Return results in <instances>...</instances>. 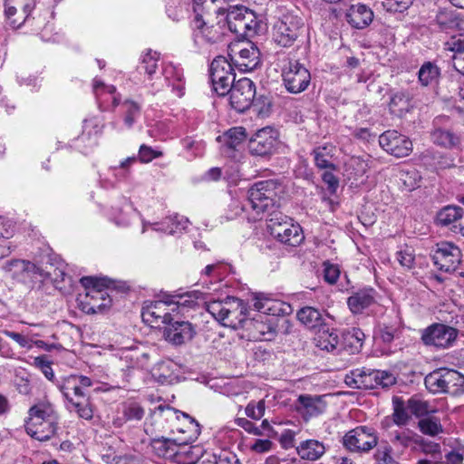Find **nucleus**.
Listing matches in <instances>:
<instances>
[{
  "instance_id": "obj_56",
  "label": "nucleus",
  "mask_w": 464,
  "mask_h": 464,
  "mask_svg": "<svg viewBox=\"0 0 464 464\" xmlns=\"http://www.w3.org/2000/svg\"><path fill=\"white\" fill-rule=\"evenodd\" d=\"M345 340L349 342V343L353 348V352L359 351L363 343V340L365 338V334L359 328H352L348 330L345 334Z\"/></svg>"
},
{
  "instance_id": "obj_47",
  "label": "nucleus",
  "mask_w": 464,
  "mask_h": 464,
  "mask_svg": "<svg viewBox=\"0 0 464 464\" xmlns=\"http://www.w3.org/2000/svg\"><path fill=\"white\" fill-rule=\"evenodd\" d=\"M440 74L439 67L430 62H427L420 68L418 77L421 85L429 86L437 82Z\"/></svg>"
},
{
  "instance_id": "obj_25",
  "label": "nucleus",
  "mask_w": 464,
  "mask_h": 464,
  "mask_svg": "<svg viewBox=\"0 0 464 464\" xmlns=\"http://www.w3.org/2000/svg\"><path fill=\"white\" fill-rule=\"evenodd\" d=\"M93 92L102 111L113 110L120 104V96L113 85H106L103 82L94 79Z\"/></svg>"
},
{
  "instance_id": "obj_1",
  "label": "nucleus",
  "mask_w": 464,
  "mask_h": 464,
  "mask_svg": "<svg viewBox=\"0 0 464 464\" xmlns=\"http://www.w3.org/2000/svg\"><path fill=\"white\" fill-rule=\"evenodd\" d=\"M59 416L53 405L42 401L28 411L24 427L28 435L40 441L53 438L58 430Z\"/></svg>"
},
{
  "instance_id": "obj_39",
  "label": "nucleus",
  "mask_w": 464,
  "mask_h": 464,
  "mask_svg": "<svg viewBox=\"0 0 464 464\" xmlns=\"http://www.w3.org/2000/svg\"><path fill=\"white\" fill-rule=\"evenodd\" d=\"M416 441H420V436L411 430L395 431L391 439L397 454H402L411 444H416Z\"/></svg>"
},
{
  "instance_id": "obj_2",
  "label": "nucleus",
  "mask_w": 464,
  "mask_h": 464,
  "mask_svg": "<svg viewBox=\"0 0 464 464\" xmlns=\"http://www.w3.org/2000/svg\"><path fill=\"white\" fill-rule=\"evenodd\" d=\"M285 193V186L274 179L256 182L247 192L248 204L257 216L277 210Z\"/></svg>"
},
{
  "instance_id": "obj_17",
  "label": "nucleus",
  "mask_w": 464,
  "mask_h": 464,
  "mask_svg": "<svg viewBox=\"0 0 464 464\" xmlns=\"http://www.w3.org/2000/svg\"><path fill=\"white\" fill-rule=\"evenodd\" d=\"M379 144L387 153L397 158L407 157L412 151L411 140L395 130L382 133L379 137Z\"/></svg>"
},
{
  "instance_id": "obj_36",
  "label": "nucleus",
  "mask_w": 464,
  "mask_h": 464,
  "mask_svg": "<svg viewBox=\"0 0 464 464\" xmlns=\"http://www.w3.org/2000/svg\"><path fill=\"white\" fill-rule=\"evenodd\" d=\"M162 74L169 86L172 87V91L178 97L184 94L185 83L182 69L172 63H167L163 66Z\"/></svg>"
},
{
  "instance_id": "obj_33",
  "label": "nucleus",
  "mask_w": 464,
  "mask_h": 464,
  "mask_svg": "<svg viewBox=\"0 0 464 464\" xmlns=\"http://www.w3.org/2000/svg\"><path fill=\"white\" fill-rule=\"evenodd\" d=\"M347 22L356 29L367 27L373 19V12L362 4L353 5L346 14Z\"/></svg>"
},
{
  "instance_id": "obj_31",
  "label": "nucleus",
  "mask_w": 464,
  "mask_h": 464,
  "mask_svg": "<svg viewBox=\"0 0 464 464\" xmlns=\"http://www.w3.org/2000/svg\"><path fill=\"white\" fill-rule=\"evenodd\" d=\"M376 302V292L373 288H363L347 299V304L353 314H361Z\"/></svg>"
},
{
  "instance_id": "obj_52",
  "label": "nucleus",
  "mask_w": 464,
  "mask_h": 464,
  "mask_svg": "<svg viewBox=\"0 0 464 464\" xmlns=\"http://www.w3.org/2000/svg\"><path fill=\"white\" fill-rule=\"evenodd\" d=\"M122 108L124 110V123L130 128L140 115V106L133 101L126 100L122 103Z\"/></svg>"
},
{
  "instance_id": "obj_38",
  "label": "nucleus",
  "mask_w": 464,
  "mask_h": 464,
  "mask_svg": "<svg viewBox=\"0 0 464 464\" xmlns=\"http://www.w3.org/2000/svg\"><path fill=\"white\" fill-rule=\"evenodd\" d=\"M444 50L452 53L453 67L457 72L464 75V39L452 38L445 43Z\"/></svg>"
},
{
  "instance_id": "obj_15",
  "label": "nucleus",
  "mask_w": 464,
  "mask_h": 464,
  "mask_svg": "<svg viewBox=\"0 0 464 464\" xmlns=\"http://www.w3.org/2000/svg\"><path fill=\"white\" fill-rule=\"evenodd\" d=\"M227 93L231 107L238 112H244L250 108L254 101L256 85L253 81L244 77L234 82Z\"/></svg>"
},
{
  "instance_id": "obj_24",
  "label": "nucleus",
  "mask_w": 464,
  "mask_h": 464,
  "mask_svg": "<svg viewBox=\"0 0 464 464\" xmlns=\"http://www.w3.org/2000/svg\"><path fill=\"white\" fill-rule=\"evenodd\" d=\"M34 8V0H28L23 5H14L13 0H6L5 15L8 24L14 29L19 28L25 23Z\"/></svg>"
},
{
  "instance_id": "obj_54",
  "label": "nucleus",
  "mask_w": 464,
  "mask_h": 464,
  "mask_svg": "<svg viewBox=\"0 0 464 464\" xmlns=\"http://www.w3.org/2000/svg\"><path fill=\"white\" fill-rule=\"evenodd\" d=\"M366 372L364 367L350 371L344 377L345 384L353 389H361L359 382L363 381Z\"/></svg>"
},
{
  "instance_id": "obj_53",
  "label": "nucleus",
  "mask_w": 464,
  "mask_h": 464,
  "mask_svg": "<svg viewBox=\"0 0 464 464\" xmlns=\"http://www.w3.org/2000/svg\"><path fill=\"white\" fill-rule=\"evenodd\" d=\"M122 413L125 420L139 421L144 417L145 411L137 402H129L124 405Z\"/></svg>"
},
{
  "instance_id": "obj_48",
  "label": "nucleus",
  "mask_w": 464,
  "mask_h": 464,
  "mask_svg": "<svg viewBox=\"0 0 464 464\" xmlns=\"http://www.w3.org/2000/svg\"><path fill=\"white\" fill-rule=\"evenodd\" d=\"M159 60L160 54L157 52H152L151 50L147 51L141 56L140 63L138 66L139 72H144L149 78H151L158 68Z\"/></svg>"
},
{
  "instance_id": "obj_45",
  "label": "nucleus",
  "mask_w": 464,
  "mask_h": 464,
  "mask_svg": "<svg viewBox=\"0 0 464 464\" xmlns=\"http://www.w3.org/2000/svg\"><path fill=\"white\" fill-rule=\"evenodd\" d=\"M418 428L422 434L430 437H436L444 431L440 420L434 416L421 418L418 421Z\"/></svg>"
},
{
  "instance_id": "obj_43",
  "label": "nucleus",
  "mask_w": 464,
  "mask_h": 464,
  "mask_svg": "<svg viewBox=\"0 0 464 464\" xmlns=\"http://www.w3.org/2000/svg\"><path fill=\"white\" fill-rule=\"evenodd\" d=\"M150 447L152 451L160 458H171L178 452L175 440L164 437L152 439Z\"/></svg>"
},
{
  "instance_id": "obj_23",
  "label": "nucleus",
  "mask_w": 464,
  "mask_h": 464,
  "mask_svg": "<svg viewBox=\"0 0 464 464\" xmlns=\"http://www.w3.org/2000/svg\"><path fill=\"white\" fill-rule=\"evenodd\" d=\"M244 329L249 332L250 338L256 341H271L277 333L275 323L271 320H265L261 314L256 318L247 319Z\"/></svg>"
},
{
  "instance_id": "obj_27",
  "label": "nucleus",
  "mask_w": 464,
  "mask_h": 464,
  "mask_svg": "<svg viewBox=\"0 0 464 464\" xmlns=\"http://www.w3.org/2000/svg\"><path fill=\"white\" fill-rule=\"evenodd\" d=\"M5 268L12 273L13 278L22 282H26L28 279H37L39 278V273H41L40 267L35 264L20 259L8 262Z\"/></svg>"
},
{
  "instance_id": "obj_61",
  "label": "nucleus",
  "mask_w": 464,
  "mask_h": 464,
  "mask_svg": "<svg viewBox=\"0 0 464 464\" xmlns=\"http://www.w3.org/2000/svg\"><path fill=\"white\" fill-rule=\"evenodd\" d=\"M3 333L5 335L17 343L22 348L30 349L32 347L31 340L25 335L8 330H5Z\"/></svg>"
},
{
  "instance_id": "obj_16",
  "label": "nucleus",
  "mask_w": 464,
  "mask_h": 464,
  "mask_svg": "<svg viewBox=\"0 0 464 464\" xmlns=\"http://www.w3.org/2000/svg\"><path fill=\"white\" fill-rule=\"evenodd\" d=\"M434 265L441 271H455L461 261V251L454 244L447 241L437 244L432 255Z\"/></svg>"
},
{
  "instance_id": "obj_50",
  "label": "nucleus",
  "mask_w": 464,
  "mask_h": 464,
  "mask_svg": "<svg viewBox=\"0 0 464 464\" xmlns=\"http://www.w3.org/2000/svg\"><path fill=\"white\" fill-rule=\"evenodd\" d=\"M408 408L411 414L420 418L427 417L428 414L435 412V410L427 401H423L418 397H411L408 400Z\"/></svg>"
},
{
  "instance_id": "obj_55",
  "label": "nucleus",
  "mask_w": 464,
  "mask_h": 464,
  "mask_svg": "<svg viewBox=\"0 0 464 464\" xmlns=\"http://www.w3.org/2000/svg\"><path fill=\"white\" fill-rule=\"evenodd\" d=\"M266 411V402L264 400L258 401H251L245 409L246 415L252 420H260Z\"/></svg>"
},
{
  "instance_id": "obj_32",
  "label": "nucleus",
  "mask_w": 464,
  "mask_h": 464,
  "mask_svg": "<svg viewBox=\"0 0 464 464\" xmlns=\"http://www.w3.org/2000/svg\"><path fill=\"white\" fill-rule=\"evenodd\" d=\"M395 383V377L385 371L367 369L364 379L360 382L361 389L387 388Z\"/></svg>"
},
{
  "instance_id": "obj_18",
  "label": "nucleus",
  "mask_w": 464,
  "mask_h": 464,
  "mask_svg": "<svg viewBox=\"0 0 464 464\" xmlns=\"http://www.w3.org/2000/svg\"><path fill=\"white\" fill-rule=\"evenodd\" d=\"M171 305L170 301L158 300L146 304L141 312V317L144 323L151 327H158L160 324H168L172 321L169 306ZM173 311V309H171Z\"/></svg>"
},
{
  "instance_id": "obj_49",
  "label": "nucleus",
  "mask_w": 464,
  "mask_h": 464,
  "mask_svg": "<svg viewBox=\"0 0 464 464\" xmlns=\"http://www.w3.org/2000/svg\"><path fill=\"white\" fill-rule=\"evenodd\" d=\"M393 422L398 426L406 425L411 419V412L408 408V401L404 402L401 399H393Z\"/></svg>"
},
{
  "instance_id": "obj_13",
  "label": "nucleus",
  "mask_w": 464,
  "mask_h": 464,
  "mask_svg": "<svg viewBox=\"0 0 464 464\" xmlns=\"http://www.w3.org/2000/svg\"><path fill=\"white\" fill-rule=\"evenodd\" d=\"M210 80L214 91L218 95H225L235 81L234 68L226 57L218 56L210 64Z\"/></svg>"
},
{
  "instance_id": "obj_64",
  "label": "nucleus",
  "mask_w": 464,
  "mask_h": 464,
  "mask_svg": "<svg viewBox=\"0 0 464 464\" xmlns=\"http://www.w3.org/2000/svg\"><path fill=\"white\" fill-rule=\"evenodd\" d=\"M397 259L402 266L407 268H411L414 264V255L410 249L397 252Z\"/></svg>"
},
{
  "instance_id": "obj_12",
  "label": "nucleus",
  "mask_w": 464,
  "mask_h": 464,
  "mask_svg": "<svg viewBox=\"0 0 464 464\" xmlns=\"http://www.w3.org/2000/svg\"><path fill=\"white\" fill-rule=\"evenodd\" d=\"M304 32L303 20L293 14H285L274 26V40L284 47L291 46Z\"/></svg>"
},
{
  "instance_id": "obj_29",
  "label": "nucleus",
  "mask_w": 464,
  "mask_h": 464,
  "mask_svg": "<svg viewBox=\"0 0 464 464\" xmlns=\"http://www.w3.org/2000/svg\"><path fill=\"white\" fill-rule=\"evenodd\" d=\"M298 411L304 419L316 417L326 410V402L322 396L300 395Z\"/></svg>"
},
{
  "instance_id": "obj_26",
  "label": "nucleus",
  "mask_w": 464,
  "mask_h": 464,
  "mask_svg": "<svg viewBox=\"0 0 464 464\" xmlns=\"http://www.w3.org/2000/svg\"><path fill=\"white\" fill-rule=\"evenodd\" d=\"M220 0H194V18H203L208 22H215L223 17L226 7L219 5Z\"/></svg>"
},
{
  "instance_id": "obj_28",
  "label": "nucleus",
  "mask_w": 464,
  "mask_h": 464,
  "mask_svg": "<svg viewBox=\"0 0 464 464\" xmlns=\"http://www.w3.org/2000/svg\"><path fill=\"white\" fill-rule=\"evenodd\" d=\"M233 64L242 72H251L260 63V52L254 44L242 48L232 59Z\"/></svg>"
},
{
  "instance_id": "obj_57",
  "label": "nucleus",
  "mask_w": 464,
  "mask_h": 464,
  "mask_svg": "<svg viewBox=\"0 0 464 464\" xmlns=\"http://www.w3.org/2000/svg\"><path fill=\"white\" fill-rule=\"evenodd\" d=\"M413 0H383L382 5L388 12H403Z\"/></svg>"
},
{
  "instance_id": "obj_5",
  "label": "nucleus",
  "mask_w": 464,
  "mask_h": 464,
  "mask_svg": "<svg viewBox=\"0 0 464 464\" xmlns=\"http://www.w3.org/2000/svg\"><path fill=\"white\" fill-rule=\"evenodd\" d=\"M225 12L221 20L230 32L242 37H251L257 33L259 23L249 8L237 5L227 7Z\"/></svg>"
},
{
  "instance_id": "obj_63",
  "label": "nucleus",
  "mask_w": 464,
  "mask_h": 464,
  "mask_svg": "<svg viewBox=\"0 0 464 464\" xmlns=\"http://www.w3.org/2000/svg\"><path fill=\"white\" fill-rule=\"evenodd\" d=\"M34 363L39 367L45 377L52 380L54 377L51 363L46 360L44 356H38L34 358Z\"/></svg>"
},
{
  "instance_id": "obj_7",
  "label": "nucleus",
  "mask_w": 464,
  "mask_h": 464,
  "mask_svg": "<svg viewBox=\"0 0 464 464\" xmlns=\"http://www.w3.org/2000/svg\"><path fill=\"white\" fill-rule=\"evenodd\" d=\"M425 386L433 393L459 396L464 393V375L456 370L440 368L424 379Z\"/></svg>"
},
{
  "instance_id": "obj_11",
  "label": "nucleus",
  "mask_w": 464,
  "mask_h": 464,
  "mask_svg": "<svg viewBox=\"0 0 464 464\" xmlns=\"http://www.w3.org/2000/svg\"><path fill=\"white\" fill-rule=\"evenodd\" d=\"M282 77L286 90L295 94L305 91L311 82L310 72L298 61L291 59L284 64Z\"/></svg>"
},
{
  "instance_id": "obj_35",
  "label": "nucleus",
  "mask_w": 464,
  "mask_h": 464,
  "mask_svg": "<svg viewBox=\"0 0 464 464\" xmlns=\"http://www.w3.org/2000/svg\"><path fill=\"white\" fill-rule=\"evenodd\" d=\"M335 150V146L332 143H325L315 147L312 151L315 166L321 169L335 170L336 166L332 161Z\"/></svg>"
},
{
  "instance_id": "obj_21",
  "label": "nucleus",
  "mask_w": 464,
  "mask_h": 464,
  "mask_svg": "<svg viewBox=\"0 0 464 464\" xmlns=\"http://www.w3.org/2000/svg\"><path fill=\"white\" fill-rule=\"evenodd\" d=\"M196 334L195 326L188 321H170L164 329L166 341L181 345L193 339Z\"/></svg>"
},
{
  "instance_id": "obj_44",
  "label": "nucleus",
  "mask_w": 464,
  "mask_h": 464,
  "mask_svg": "<svg viewBox=\"0 0 464 464\" xmlns=\"http://www.w3.org/2000/svg\"><path fill=\"white\" fill-rule=\"evenodd\" d=\"M246 139V132L244 127L231 128L222 136L218 138V140L222 141L224 146L229 150H237Z\"/></svg>"
},
{
  "instance_id": "obj_20",
  "label": "nucleus",
  "mask_w": 464,
  "mask_h": 464,
  "mask_svg": "<svg viewBox=\"0 0 464 464\" xmlns=\"http://www.w3.org/2000/svg\"><path fill=\"white\" fill-rule=\"evenodd\" d=\"M277 143V131L266 127L256 131L249 140V150L252 154L265 156L270 154Z\"/></svg>"
},
{
  "instance_id": "obj_6",
  "label": "nucleus",
  "mask_w": 464,
  "mask_h": 464,
  "mask_svg": "<svg viewBox=\"0 0 464 464\" xmlns=\"http://www.w3.org/2000/svg\"><path fill=\"white\" fill-rule=\"evenodd\" d=\"M266 222L270 235L285 245L297 246L304 240L301 227L278 210L271 211Z\"/></svg>"
},
{
  "instance_id": "obj_62",
  "label": "nucleus",
  "mask_w": 464,
  "mask_h": 464,
  "mask_svg": "<svg viewBox=\"0 0 464 464\" xmlns=\"http://www.w3.org/2000/svg\"><path fill=\"white\" fill-rule=\"evenodd\" d=\"M161 156V153L152 150L150 147L141 145L139 150V157L142 162H150L152 160Z\"/></svg>"
},
{
  "instance_id": "obj_42",
  "label": "nucleus",
  "mask_w": 464,
  "mask_h": 464,
  "mask_svg": "<svg viewBox=\"0 0 464 464\" xmlns=\"http://www.w3.org/2000/svg\"><path fill=\"white\" fill-rule=\"evenodd\" d=\"M297 319L310 329L323 328L325 324L320 311L311 306L301 308L297 313Z\"/></svg>"
},
{
  "instance_id": "obj_4",
  "label": "nucleus",
  "mask_w": 464,
  "mask_h": 464,
  "mask_svg": "<svg viewBox=\"0 0 464 464\" xmlns=\"http://www.w3.org/2000/svg\"><path fill=\"white\" fill-rule=\"evenodd\" d=\"M207 311L222 325L234 329L244 328L247 321L246 305L236 297L210 301L207 304Z\"/></svg>"
},
{
  "instance_id": "obj_41",
  "label": "nucleus",
  "mask_w": 464,
  "mask_h": 464,
  "mask_svg": "<svg viewBox=\"0 0 464 464\" xmlns=\"http://www.w3.org/2000/svg\"><path fill=\"white\" fill-rule=\"evenodd\" d=\"M315 344L318 348L327 352H334L337 349L339 344V337L336 330H330L328 328H320L316 337L314 338Z\"/></svg>"
},
{
  "instance_id": "obj_30",
  "label": "nucleus",
  "mask_w": 464,
  "mask_h": 464,
  "mask_svg": "<svg viewBox=\"0 0 464 464\" xmlns=\"http://www.w3.org/2000/svg\"><path fill=\"white\" fill-rule=\"evenodd\" d=\"M188 219L182 216H172L166 218L161 223H147L142 222V233L147 229V227H151L156 231H163L165 233L173 235L180 233L185 230L188 225Z\"/></svg>"
},
{
  "instance_id": "obj_58",
  "label": "nucleus",
  "mask_w": 464,
  "mask_h": 464,
  "mask_svg": "<svg viewBox=\"0 0 464 464\" xmlns=\"http://www.w3.org/2000/svg\"><path fill=\"white\" fill-rule=\"evenodd\" d=\"M340 276V269L337 265L328 262L324 263V277L329 284H335Z\"/></svg>"
},
{
  "instance_id": "obj_10",
  "label": "nucleus",
  "mask_w": 464,
  "mask_h": 464,
  "mask_svg": "<svg viewBox=\"0 0 464 464\" xmlns=\"http://www.w3.org/2000/svg\"><path fill=\"white\" fill-rule=\"evenodd\" d=\"M458 337V330L444 324H432L420 331V340L426 346L448 349L453 346Z\"/></svg>"
},
{
  "instance_id": "obj_60",
  "label": "nucleus",
  "mask_w": 464,
  "mask_h": 464,
  "mask_svg": "<svg viewBox=\"0 0 464 464\" xmlns=\"http://www.w3.org/2000/svg\"><path fill=\"white\" fill-rule=\"evenodd\" d=\"M322 179L327 185V188L331 194H334L339 187V179L332 170L324 171L322 175Z\"/></svg>"
},
{
  "instance_id": "obj_51",
  "label": "nucleus",
  "mask_w": 464,
  "mask_h": 464,
  "mask_svg": "<svg viewBox=\"0 0 464 464\" xmlns=\"http://www.w3.org/2000/svg\"><path fill=\"white\" fill-rule=\"evenodd\" d=\"M434 143L445 148H451L459 143V138L450 130L438 129L431 134Z\"/></svg>"
},
{
  "instance_id": "obj_8",
  "label": "nucleus",
  "mask_w": 464,
  "mask_h": 464,
  "mask_svg": "<svg viewBox=\"0 0 464 464\" xmlns=\"http://www.w3.org/2000/svg\"><path fill=\"white\" fill-rule=\"evenodd\" d=\"M59 390L66 400V407L71 412L84 420H91L93 411L84 391L77 384L74 376L64 378L58 385Z\"/></svg>"
},
{
  "instance_id": "obj_34",
  "label": "nucleus",
  "mask_w": 464,
  "mask_h": 464,
  "mask_svg": "<svg viewBox=\"0 0 464 464\" xmlns=\"http://www.w3.org/2000/svg\"><path fill=\"white\" fill-rule=\"evenodd\" d=\"M295 450L302 459L315 461L324 456L326 447L324 442L311 439L301 441Z\"/></svg>"
},
{
  "instance_id": "obj_9",
  "label": "nucleus",
  "mask_w": 464,
  "mask_h": 464,
  "mask_svg": "<svg viewBox=\"0 0 464 464\" xmlns=\"http://www.w3.org/2000/svg\"><path fill=\"white\" fill-rule=\"evenodd\" d=\"M379 437L376 430L369 426H357L345 433L343 445L351 452L366 454L377 447Z\"/></svg>"
},
{
  "instance_id": "obj_22",
  "label": "nucleus",
  "mask_w": 464,
  "mask_h": 464,
  "mask_svg": "<svg viewBox=\"0 0 464 464\" xmlns=\"http://www.w3.org/2000/svg\"><path fill=\"white\" fill-rule=\"evenodd\" d=\"M461 24L459 14L452 8H440L430 22L432 30L447 34L460 29Z\"/></svg>"
},
{
  "instance_id": "obj_59",
  "label": "nucleus",
  "mask_w": 464,
  "mask_h": 464,
  "mask_svg": "<svg viewBox=\"0 0 464 464\" xmlns=\"http://www.w3.org/2000/svg\"><path fill=\"white\" fill-rule=\"evenodd\" d=\"M176 300H171V304H177L179 307H194L197 304L194 295L187 293L184 295L175 296Z\"/></svg>"
},
{
  "instance_id": "obj_19",
  "label": "nucleus",
  "mask_w": 464,
  "mask_h": 464,
  "mask_svg": "<svg viewBox=\"0 0 464 464\" xmlns=\"http://www.w3.org/2000/svg\"><path fill=\"white\" fill-rule=\"evenodd\" d=\"M253 306L259 313L271 316H285L292 314L290 304L273 298L270 295L258 294L254 298Z\"/></svg>"
},
{
  "instance_id": "obj_3",
  "label": "nucleus",
  "mask_w": 464,
  "mask_h": 464,
  "mask_svg": "<svg viewBox=\"0 0 464 464\" xmlns=\"http://www.w3.org/2000/svg\"><path fill=\"white\" fill-rule=\"evenodd\" d=\"M81 284L86 290L85 295L79 297L80 306L84 313H102L111 306V298L108 290L112 281L105 277L84 276L81 278Z\"/></svg>"
},
{
  "instance_id": "obj_46",
  "label": "nucleus",
  "mask_w": 464,
  "mask_h": 464,
  "mask_svg": "<svg viewBox=\"0 0 464 464\" xmlns=\"http://www.w3.org/2000/svg\"><path fill=\"white\" fill-rule=\"evenodd\" d=\"M394 448L392 443L387 440H382L377 445V449L374 452L373 459L377 464H395L394 456L398 454L394 452Z\"/></svg>"
},
{
  "instance_id": "obj_14",
  "label": "nucleus",
  "mask_w": 464,
  "mask_h": 464,
  "mask_svg": "<svg viewBox=\"0 0 464 464\" xmlns=\"http://www.w3.org/2000/svg\"><path fill=\"white\" fill-rule=\"evenodd\" d=\"M192 26L194 29V41L198 45H212L219 43L226 30L221 18L215 20V22H208L203 20V18H194Z\"/></svg>"
},
{
  "instance_id": "obj_37",
  "label": "nucleus",
  "mask_w": 464,
  "mask_h": 464,
  "mask_svg": "<svg viewBox=\"0 0 464 464\" xmlns=\"http://www.w3.org/2000/svg\"><path fill=\"white\" fill-rule=\"evenodd\" d=\"M463 209L457 206H447L437 215L438 224L448 227L452 226V231L457 233L459 220L462 218Z\"/></svg>"
},
{
  "instance_id": "obj_40",
  "label": "nucleus",
  "mask_w": 464,
  "mask_h": 464,
  "mask_svg": "<svg viewBox=\"0 0 464 464\" xmlns=\"http://www.w3.org/2000/svg\"><path fill=\"white\" fill-rule=\"evenodd\" d=\"M40 280H50L57 289H63L64 287V285L63 284L66 281V279L68 280L69 284L71 283V278L65 273L63 264H60L59 266L56 267L51 266L49 270L40 268Z\"/></svg>"
}]
</instances>
